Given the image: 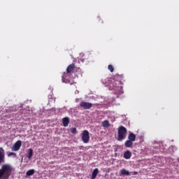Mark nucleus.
<instances>
[{"instance_id":"31","label":"nucleus","mask_w":179,"mask_h":179,"mask_svg":"<svg viewBox=\"0 0 179 179\" xmlns=\"http://www.w3.org/2000/svg\"><path fill=\"white\" fill-rule=\"evenodd\" d=\"M3 117L0 115V120H2Z\"/></svg>"},{"instance_id":"22","label":"nucleus","mask_w":179,"mask_h":179,"mask_svg":"<svg viewBox=\"0 0 179 179\" xmlns=\"http://www.w3.org/2000/svg\"><path fill=\"white\" fill-rule=\"evenodd\" d=\"M74 62H78V64H80V62H85V59H83V58H76L75 60H74Z\"/></svg>"},{"instance_id":"32","label":"nucleus","mask_w":179,"mask_h":179,"mask_svg":"<svg viewBox=\"0 0 179 179\" xmlns=\"http://www.w3.org/2000/svg\"><path fill=\"white\" fill-rule=\"evenodd\" d=\"M125 159H129V157H126Z\"/></svg>"},{"instance_id":"26","label":"nucleus","mask_w":179,"mask_h":179,"mask_svg":"<svg viewBox=\"0 0 179 179\" xmlns=\"http://www.w3.org/2000/svg\"><path fill=\"white\" fill-rule=\"evenodd\" d=\"M1 163H5V159H4L3 157H0V164H1Z\"/></svg>"},{"instance_id":"9","label":"nucleus","mask_w":179,"mask_h":179,"mask_svg":"<svg viewBox=\"0 0 179 179\" xmlns=\"http://www.w3.org/2000/svg\"><path fill=\"white\" fill-rule=\"evenodd\" d=\"M20 148H22V141L18 140L13 144L12 150L14 152H17V150H20Z\"/></svg>"},{"instance_id":"10","label":"nucleus","mask_w":179,"mask_h":179,"mask_svg":"<svg viewBox=\"0 0 179 179\" xmlns=\"http://www.w3.org/2000/svg\"><path fill=\"white\" fill-rule=\"evenodd\" d=\"M108 104H112V106H118L117 103H115V98H109L107 99Z\"/></svg>"},{"instance_id":"15","label":"nucleus","mask_w":179,"mask_h":179,"mask_svg":"<svg viewBox=\"0 0 179 179\" xmlns=\"http://www.w3.org/2000/svg\"><path fill=\"white\" fill-rule=\"evenodd\" d=\"M133 141H131V140H127L126 141V142L124 143V146L126 148H131V146H132V145H134V143H132Z\"/></svg>"},{"instance_id":"8","label":"nucleus","mask_w":179,"mask_h":179,"mask_svg":"<svg viewBox=\"0 0 179 179\" xmlns=\"http://www.w3.org/2000/svg\"><path fill=\"white\" fill-rule=\"evenodd\" d=\"M80 106L82 108H84V110H90V108H92V107H93V103H92L90 102L82 101L80 103Z\"/></svg>"},{"instance_id":"3","label":"nucleus","mask_w":179,"mask_h":179,"mask_svg":"<svg viewBox=\"0 0 179 179\" xmlns=\"http://www.w3.org/2000/svg\"><path fill=\"white\" fill-rule=\"evenodd\" d=\"M13 169L8 164H4L0 169V179H8L10 177Z\"/></svg>"},{"instance_id":"14","label":"nucleus","mask_w":179,"mask_h":179,"mask_svg":"<svg viewBox=\"0 0 179 179\" xmlns=\"http://www.w3.org/2000/svg\"><path fill=\"white\" fill-rule=\"evenodd\" d=\"M62 122L64 127H68V125H69V117H64L62 120Z\"/></svg>"},{"instance_id":"21","label":"nucleus","mask_w":179,"mask_h":179,"mask_svg":"<svg viewBox=\"0 0 179 179\" xmlns=\"http://www.w3.org/2000/svg\"><path fill=\"white\" fill-rule=\"evenodd\" d=\"M34 169H31V170H29L27 173H26V174H27V176H33V174H34Z\"/></svg>"},{"instance_id":"11","label":"nucleus","mask_w":179,"mask_h":179,"mask_svg":"<svg viewBox=\"0 0 179 179\" xmlns=\"http://www.w3.org/2000/svg\"><path fill=\"white\" fill-rule=\"evenodd\" d=\"M128 139L131 142H135L136 140V136L134 133H130L128 136Z\"/></svg>"},{"instance_id":"23","label":"nucleus","mask_w":179,"mask_h":179,"mask_svg":"<svg viewBox=\"0 0 179 179\" xmlns=\"http://www.w3.org/2000/svg\"><path fill=\"white\" fill-rule=\"evenodd\" d=\"M28 157H31V156H33V149L32 148H29L28 150Z\"/></svg>"},{"instance_id":"13","label":"nucleus","mask_w":179,"mask_h":179,"mask_svg":"<svg viewBox=\"0 0 179 179\" xmlns=\"http://www.w3.org/2000/svg\"><path fill=\"white\" fill-rule=\"evenodd\" d=\"M98 174H99V169L96 168L94 169V171L92 173L91 179H96Z\"/></svg>"},{"instance_id":"7","label":"nucleus","mask_w":179,"mask_h":179,"mask_svg":"<svg viewBox=\"0 0 179 179\" xmlns=\"http://www.w3.org/2000/svg\"><path fill=\"white\" fill-rule=\"evenodd\" d=\"M81 139L83 143H89V141H90V135L89 131L84 130L81 134Z\"/></svg>"},{"instance_id":"33","label":"nucleus","mask_w":179,"mask_h":179,"mask_svg":"<svg viewBox=\"0 0 179 179\" xmlns=\"http://www.w3.org/2000/svg\"><path fill=\"white\" fill-rule=\"evenodd\" d=\"M12 117H13V114H12Z\"/></svg>"},{"instance_id":"2","label":"nucleus","mask_w":179,"mask_h":179,"mask_svg":"<svg viewBox=\"0 0 179 179\" xmlns=\"http://www.w3.org/2000/svg\"><path fill=\"white\" fill-rule=\"evenodd\" d=\"M151 150L152 152V154L155 155L157 153H168L169 155H171V153H173V152H176L177 147L176 145H172L169 147V150L166 149V145H164V143L163 142L160 141H155L152 143Z\"/></svg>"},{"instance_id":"20","label":"nucleus","mask_w":179,"mask_h":179,"mask_svg":"<svg viewBox=\"0 0 179 179\" xmlns=\"http://www.w3.org/2000/svg\"><path fill=\"white\" fill-rule=\"evenodd\" d=\"M0 157H5V150L1 147H0Z\"/></svg>"},{"instance_id":"25","label":"nucleus","mask_w":179,"mask_h":179,"mask_svg":"<svg viewBox=\"0 0 179 179\" xmlns=\"http://www.w3.org/2000/svg\"><path fill=\"white\" fill-rule=\"evenodd\" d=\"M108 69L110 71V72H114V67L113 66V65L109 64L108 66Z\"/></svg>"},{"instance_id":"12","label":"nucleus","mask_w":179,"mask_h":179,"mask_svg":"<svg viewBox=\"0 0 179 179\" xmlns=\"http://www.w3.org/2000/svg\"><path fill=\"white\" fill-rule=\"evenodd\" d=\"M73 69H75V64H70L67 69H66V73H70L73 71Z\"/></svg>"},{"instance_id":"30","label":"nucleus","mask_w":179,"mask_h":179,"mask_svg":"<svg viewBox=\"0 0 179 179\" xmlns=\"http://www.w3.org/2000/svg\"><path fill=\"white\" fill-rule=\"evenodd\" d=\"M51 110H52V111H54V113H55V111H56V109L55 108H52Z\"/></svg>"},{"instance_id":"29","label":"nucleus","mask_w":179,"mask_h":179,"mask_svg":"<svg viewBox=\"0 0 179 179\" xmlns=\"http://www.w3.org/2000/svg\"><path fill=\"white\" fill-rule=\"evenodd\" d=\"M136 174H138V171H134L133 172V176H136Z\"/></svg>"},{"instance_id":"17","label":"nucleus","mask_w":179,"mask_h":179,"mask_svg":"<svg viewBox=\"0 0 179 179\" xmlns=\"http://www.w3.org/2000/svg\"><path fill=\"white\" fill-rule=\"evenodd\" d=\"M131 156H132V153L129 150H127L124 153V157H131Z\"/></svg>"},{"instance_id":"6","label":"nucleus","mask_w":179,"mask_h":179,"mask_svg":"<svg viewBox=\"0 0 179 179\" xmlns=\"http://www.w3.org/2000/svg\"><path fill=\"white\" fill-rule=\"evenodd\" d=\"M62 80L63 83H69V85H73V80L69 73H64L62 76Z\"/></svg>"},{"instance_id":"28","label":"nucleus","mask_w":179,"mask_h":179,"mask_svg":"<svg viewBox=\"0 0 179 179\" xmlns=\"http://www.w3.org/2000/svg\"><path fill=\"white\" fill-rule=\"evenodd\" d=\"M80 57H81V58H83V57H85V53L83 52L80 53Z\"/></svg>"},{"instance_id":"5","label":"nucleus","mask_w":179,"mask_h":179,"mask_svg":"<svg viewBox=\"0 0 179 179\" xmlns=\"http://www.w3.org/2000/svg\"><path fill=\"white\" fill-rule=\"evenodd\" d=\"M125 134H127V128L123 126H120L117 131V141L120 142H121V141H124Z\"/></svg>"},{"instance_id":"24","label":"nucleus","mask_w":179,"mask_h":179,"mask_svg":"<svg viewBox=\"0 0 179 179\" xmlns=\"http://www.w3.org/2000/svg\"><path fill=\"white\" fill-rule=\"evenodd\" d=\"M70 131L71 132V134H73V135H75V134H76V127L71 128Z\"/></svg>"},{"instance_id":"18","label":"nucleus","mask_w":179,"mask_h":179,"mask_svg":"<svg viewBox=\"0 0 179 179\" xmlns=\"http://www.w3.org/2000/svg\"><path fill=\"white\" fill-rule=\"evenodd\" d=\"M121 174L122 176H129V171L123 169L121 170Z\"/></svg>"},{"instance_id":"1","label":"nucleus","mask_w":179,"mask_h":179,"mask_svg":"<svg viewBox=\"0 0 179 179\" xmlns=\"http://www.w3.org/2000/svg\"><path fill=\"white\" fill-rule=\"evenodd\" d=\"M101 83L107 86L109 90H114L115 94H117V97H120L119 94H122L124 90H122V82L120 76H115L113 78H102Z\"/></svg>"},{"instance_id":"27","label":"nucleus","mask_w":179,"mask_h":179,"mask_svg":"<svg viewBox=\"0 0 179 179\" xmlns=\"http://www.w3.org/2000/svg\"><path fill=\"white\" fill-rule=\"evenodd\" d=\"M8 156H16V155L14 152H9Z\"/></svg>"},{"instance_id":"19","label":"nucleus","mask_w":179,"mask_h":179,"mask_svg":"<svg viewBox=\"0 0 179 179\" xmlns=\"http://www.w3.org/2000/svg\"><path fill=\"white\" fill-rule=\"evenodd\" d=\"M48 100H49V103H52V101L55 103V98H54V96L52 95L48 96Z\"/></svg>"},{"instance_id":"34","label":"nucleus","mask_w":179,"mask_h":179,"mask_svg":"<svg viewBox=\"0 0 179 179\" xmlns=\"http://www.w3.org/2000/svg\"><path fill=\"white\" fill-rule=\"evenodd\" d=\"M115 156H117V154H115Z\"/></svg>"},{"instance_id":"16","label":"nucleus","mask_w":179,"mask_h":179,"mask_svg":"<svg viewBox=\"0 0 179 179\" xmlns=\"http://www.w3.org/2000/svg\"><path fill=\"white\" fill-rule=\"evenodd\" d=\"M102 126H103L104 128H108V127H110V122H108V120H104V121L102 122Z\"/></svg>"},{"instance_id":"4","label":"nucleus","mask_w":179,"mask_h":179,"mask_svg":"<svg viewBox=\"0 0 179 179\" xmlns=\"http://www.w3.org/2000/svg\"><path fill=\"white\" fill-rule=\"evenodd\" d=\"M22 105L20 106H17L16 105H14L13 106H11L10 108H8L6 109V115H5V117H8V118H12V115L8 114V113H15V111H20V115H22L23 117V113H25L26 109H23L22 107Z\"/></svg>"}]
</instances>
